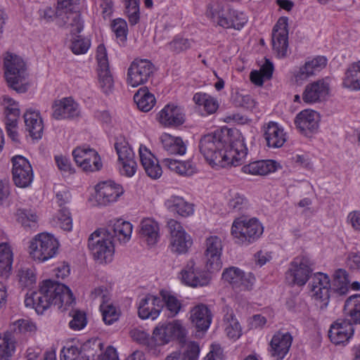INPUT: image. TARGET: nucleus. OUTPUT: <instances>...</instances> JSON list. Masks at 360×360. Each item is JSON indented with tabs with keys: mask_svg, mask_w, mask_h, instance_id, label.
Masks as SVG:
<instances>
[{
	"mask_svg": "<svg viewBox=\"0 0 360 360\" xmlns=\"http://www.w3.org/2000/svg\"><path fill=\"white\" fill-rule=\"evenodd\" d=\"M345 319L352 324H360V295L356 294L348 297L343 309Z\"/></svg>",
	"mask_w": 360,
	"mask_h": 360,
	"instance_id": "nucleus-37",
	"label": "nucleus"
},
{
	"mask_svg": "<svg viewBox=\"0 0 360 360\" xmlns=\"http://www.w3.org/2000/svg\"><path fill=\"white\" fill-rule=\"evenodd\" d=\"M111 26L117 39L124 43L127 40L128 31L127 22L122 18H117L112 21Z\"/></svg>",
	"mask_w": 360,
	"mask_h": 360,
	"instance_id": "nucleus-61",
	"label": "nucleus"
},
{
	"mask_svg": "<svg viewBox=\"0 0 360 360\" xmlns=\"http://www.w3.org/2000/svg\"><path fill=\"white\" fill-rule=\"evenodd\" d=\"M123 1L129 22L131 26H134L136 25L140 20V0H123Z\"/></svg>",
	"mask_w": 360,
	"mask_h": 360,
	"instance_id": "nucleus-51",
	"label": "nucleus"
},
{
	"mask_svg": "<svg viewBox=\"0 0 360 360\" xmlns=\"http://www.w3.org/2000/svg\"><path fill=\"white\" fill-rule=\"evenodd\" d=\"M138 314L141 319L150 318L153 320L158 316V311L154 310V306H152L147 295L139 304Z\"/></svg>",
	"mask_w": 360,
	"mask_h": 360,
	"instance_id": "nucleus-53",
	"label": "nucleus"
},
{
	"mask_svg": "<svg viewBox=\"0 0 360 360\" xmlns=\"http://www.w3.org/2000/svg\"><path fill=\"white\" fill-rule=\"evenodd\" d=\"M186 329L179 321L159 324L153 330V340L155 345H164L176 339L179 343H186Z\"/></svg>",
	"mask_w": 360,
	"mask_h": 360,
	"instance_id": "nucleus-8",
	"label": "nucleus"
},
{
	"mask_svg": "<svg viewBox=\"0 0 360 360\" xmlns=\"http://www.w3.org/2000/svg\"><path fill=\"white\" fill-rule=\"evenodd\" d=\"M13 252L6 243H0V275L7 278L12 269Z\"/></svg>",
	"mask_w": 360,
	"mask_h": 360,
	"instance_id": "nucleus-42",
	"label": "nucleus"
},
{
	"mask_svg": "<svg viewBox=\"0 0 360 360\" xmlns=\"http://www.w3.org/2000/svg\"><path fill=\"white\" fill-rule=\"evenodd\" d=\"M288 18L281 17L272 30L273 50L280 58H285L288 55Z\"/></svg>",
	"mask_w": 360,
	"mask_h": 360,
	"instance_id": "nucleus-13",
	"label": "nucleus"
},
{
	"mask_svg": "<svg viewBox=\"0 0 360 360\" xmlns=\"http://www.w3.org/2000/svg\"><path fill=\"white\" fill-rule=\"evenodd\" d=\"M12 330L15 333H33L36 330V326L29 320L20 319L13 323Z\"/></svg>",
	"mask_w": 360,
	"mask_h": 360,
	"instance_id": "nucleus-62",
	"label": "nucleus"
},
{
	"mask_svg": "<svg viewBox=\"0 0 360 360\" xmlns=\"http://www.w3.org/2000/svg\"><path fill=\"white\" fill-rule=\"evenodd\" d=\"M88 247L95 260L99 263H109L112 260L114 245L104 230L98 229L88 239Z\"/></svg>",
	"mask_w": 360,
	"mask_h": 360,
	"instance_id": "nucleus-6",
	"label": "nucleus"
},
{
	"mask_svg": "<svg viewBox=\"0 0 360 360\" xmlns=\"http://www.w3.org/2000/svg\"><path fill=\"white\" fill-rule=\"evenodd\" d=\"M199 150L210 164L222 167L242 164L248 154V148L243 140L231 141L228 131L216 130L201 137Z\"/></svg>",
	"mask_w": 360,
	"mask_h": 360,
	"instance_id": "nucleus-1",
	"label": "nucleus"
},
{
	"mask_svg": "<svg viewBox=\"0 0 360 360\" xmlns=\"http://www.w3.org/2000/svg\"><path fill=\"white\" fill-rule=\"evenodd\" d=\"M181 282L190 287L197 288L207 285L211 277L207 272L197 267L193 259L189 260L180 272Z\"/></svg>",
	"mask_w": 360,
	"mask_h": 360,
	"instance_id": "nucleus-15",
	"label": "nucleus"
},
{
	"mask_svg": "<svg viewBox=\"0 0 360 360\" xmlns=\"http://www.w3.org/2000/svg\"><path fill=\"white\" fill-rule=\"evenodd\" d=\"M100 310L102 314L103 320L106 325H112L117 321L120 317V311L112 304L101 303Z\"/></svg>",
	"mask_w": 360,
	"mask_h": 360,
	"instance_id": "nucleus-55",
	"label": "nucleus"
},
{
	"mask_svg": "<svg viewBox=\"0 0 360 360\" xmlns=\"http://www.w3.org/2000/svg\"><path fill=\"white\" fill-rule=\"evenodd\" d=\"M264 128V137L268 147L276 148L283 146L286 141V134L278 123L269 122Z\"/></svg>",
	"mask_w": 360,
	"mask_h": 360,
	"instance_id": "nucleus-28",
	"label": "nucleus"
},
{
	"mask_svg": "<svg viewBox=\"0 0 360 360\" xmlns=\"http://www.w3.org/2000/svg\"><path fill=\"white\" fill-rule=\"evenodd\" d=\"M80 0H58V7L64 11L65 18L69 20L73 34L80 33L83 28V21L78 11Z\"/></svg>",
	"mask_w": 360,
	"mask_h": 360,
	"instance_id": "nucleus-20",
	"label": "nucleus"
},
{
	"mask_svg": "<svg viewBox=\"0 0 360 360\" xmlns=\"http://www.w3.org/2000/svg\"><path fill=\"white\" fill-rule=\"evenodd\" d=\"M277 169V162L272 160H257L252 162L242 167L245 174L252 175L264 176L274 172Z\"/></svg>",
	"mask_w": 360,
	"mask_h": 360,
	"instance_id": "nucleus-33",
	"label": "nucleus"
},
{
	"mask_svg": "<svg viewBox=\"0 0 360 360\" xmlns=\"http://www.w3.org/2000/svg\"><path fill=\"white\" fill-rule=\"evenodd\" d=\"M160 141L163 150L169 155H182L186 151V146L181 137L164 134L161 136Z\"/></svg>",
	"mask_w": 360,
	"mask_h": 360,
	"instance_id": "nucleus-36",
	"label": "nucleus"
},
{
	"mask_svg": "<svg viewBox=\"0 0 360 360\" xmlns=\"http://www.w3.org/2000/svg\"><path fill=\"white\" fill-rule=\"evenodd\" d=\"M18 276L22 287L27 288L36 283V272L33 266H22L18 270Z\"/></svg>",
	"mask_w": 360,
	"mask_h": 360,
	"instance_id": "nucleus-52",
	"label": "nucleus"
},
{
	"mask_svg": "<svg viewBox=\"0 0 360 360\" xmlns=\"http://www.w3.org/2000/svg\"><path fill=\"white\" fill-rule=\"evenodd\" d=\"M52 108V116L56 120L72 119L79 115V105L70 97L56 101Z\"/></svg>",
	"mask_w": 360,
	"mask_h": 360,
	"instance_id": "nucleus-22",
	"label": "nucleus"
},
{
	"mask_svg": "<svg viewBox=\"0 0 360 360\" xmlns=\"http://www.w3.org/2000/svg\"><path fill=\"white\" fill-rule=\"evenodd\" d=\"M159 231L158 223L150 218L143 219L140 224V237L146 240L148 245H153L158 243L160 238Z\"/></svg>",
	"mask_w": 360,
	"mask_h": 360,
	"instance_id": "nucleus-31",
	"label": "nucleus"
},
{
	"mask_svg": "<svg viewBox=\"0 0 360 360\" xmlns=\"http://www.w3.org/2000/svg\"><path fill=\"white\" fill-rule=\"evenodd\" d=\"M349 283L347 272L345 269H339L335 272L332 284H330V290L339 295H345L349 291Z\"/></svg>",
	"mask_w": 360,
	"mask_h": 360,
	"instance_id": "nucleus-43",
	"label": "nucleus"
},
{
	"mask_svg": "<svg viewBox=\"0 0 360 360\" xmlns=\"http://www.w3.org/2000/svg\"><path fill=\"white\" fill-rule=\"evenodd\" d=\"M292 337L289 333H276L270 342V353L276 360H282L289 352Z\"/></svg>",
	"mask_w": 360,
	"mask_h": 360,
	"instance_id": "nucleus-25",
	"label": "nucleus"
},
{
	"mask_svg": "<svg viewBox=\"0 0 360 360\" xmlns=\"http://www.w3.org/2000/svg\"><path fill=\"white\" fill-rule=\"evenodd\" d=\"M96 200L101 205L106 206L116 202L124 193V189L120 184L112 181L99 183L96 186Z\"/></svg>",
	"mask_w": 360,
	"mask_h": 360,
	"instance_id": "nucleus-19",
	"label": "nucleus"
},
{
	"mask_svg": "<svg viewBox=\"0 0 360 360\" xmlns=\"http://www.w3.org/2000/svg\"><path fill=\"white\" fill-rule=\"evenodd\" d=\"M64 360H89V356L77 347L71 346L66 351L63 350Z\"/></svg>",
	"mask_w": 360,
	"mask_h": 360,
	"instance_id": "nucleus-63",
	"label": "nucleus"
},
{
	"mask_svg": "<svg viewBox=\"0 0 360 360\" xmlns=\"http://www.w3.org/2000/svg\"><path fill=\"white\" fill-rule=\"evenodd\" d=\"M17 220L27 230L35 229L37 226V216L30 210L18 209Z\"/></svg>",
	"mask_w": 360,
	"mask_h": 360,
	"instance_id": "nucleus-49",
	"label": "nucleus"
},
{
	"mask_svg": "<svg viewBox=\"0 0 360 360\" xmlns=\"http://www.w3.org/2000/svg\"><path fill=\"white\" fill-rule=\"evenodd\" d=\"M24 121L26 130L29 131L30 135L33 139H41L43 134V122L38 111L28 109L25 112Z\"/></svg>",
	"mask_w": 360,
	"mask_h": 360,
	"instance_id": "nucleus-30",
	"label": "nucleus"
},
{
	"mask_svg": "<svg viewBox=\"0 0 360 360\" xmlns=\"http://www.w3.org/2000/svg\"><path fill=\"white\" fill-rule=\"evenodd\" d=\"M165 205L170 212L184 217H189L194 212L193 204L186 201L182 197L171 196Z\"/></svg>",
	"mask_w": 360,
	"mask_h": 360,
	"instance_id": "nucleus-32",
	"label": "nucleus"
},
{
	"mask_svg": "<svg viewBox=\"0 0 360 360\" xmlns=\"http://www.w3.org/2000/svg\"><path fill=\"white\" fill-rule=\"evenodd\" d=\"M139 156L147 175L152 179H158L162 174V169L153 154L146 147L141 146Z\"/></svg>",
	"mask_w": 360,
	"mask_h": 360,
	"instance_id": "nucleus-29",
	"label": "nucleus"
},
{
	"mask_svg": "<svg viewBox=\"0 0 360 360\" xmlns=\"http://www.w3.org/2000/svg\"><path fill=\"white\" fill-rule=\"evenodd\" d=\"M138 108L143 112L150 111L156 103L155 98L147 87H142L134 96Z\"/></svg>",
	"mask_w": 360,
	"mask_h": 360,
	"instance_id": "nucleus-41",
	"label": "nucleus"
},
{
	"mask_svg": "<svg viewBox=\"0 0 360 360\" xmlns=\"http://www.w3.org/2000/svg\"><path fill=\"white\" fill-rule=\"evenodd\" d=\"M190 320L198 331L205 332L210 326L212 314L205 304H198L190 310Z\"/></svg>",
	"mask_w": 360,
	"mask_h": 360,
	"instance_id": "nucleus-24",
	"label": "nucleus"
},
{
	"mask_svg": "<svg viewBox=\"0 0 360 360\" xmlns=\"http://www.w3.org/2000/svg\"><path fill=\"white\" fill-rule=\"evenodd\" d=\"M132 228L130 222L119 219L110 221L104 232L112 240L117 238L120 243H126L131 238Z\"/></svg>",
	"mask_w": 360,
	"mask_h": 360,
	"instance_id": "nucleus-26",
	"label": "nucleus"
},
{
	"mask_svg": "<svg viewBox=\"0 0 360 360\" xmlns=\"http://www.w3.org/2000/svg\"><path fill=\"white\" fill-rule=\"evenodd\" d=\"M327 64V58L324 56H319L311 60H308L305 64L300 67L295 74L297 80H304L313 75L316 72H319Z\"/></svg>",
	"mask_w": 360,
	"mask_h": 360,
	"instance_id": "nucleus-35",
	"label": "nucleus"
},
{
	"mask_svg": "<svg viewBox=\"0 0 360 360\" xmlns=\"http://www.w3.org/2000/svg\"><path fill=\"white\" fill-rule=\"evenodd\" d=\"M15 338L12 331H6L0 336V360H10L15 351Z\"/></svg>",
	"mask_w": 360,
	"mask_h": 360,
	"instance_id": "nucleus-44",
	"label": "nucleus"
},
{
	"mask_svg": "<svg viewBox=\"0 0 360 360\" xmlns=\"http://www.w3.org/2000/svg\"><path fill=\"white\" fill-rule=\"evenodd\" d=\"M199 344L191 341L185 345L184 352H174L168 355L165 360H198L200 354Z\"/></svg>",
	"mask_w": 360,
	"mask_h": 360,
	"instance_id": "nucleus-38",
	"label": "nucleus"
},
{
	"mask_svg": "<svg viewBox=\"0 0 360 360\" xmlns=\"http://www.w3.org/2000/svg\"><path fill=\"white\" fill-rule=\"evenodd\" d=\"M56 217V223L60 229L66 231H70L72 230V219L70 210L68 207H63L59 209Z\"/></svg>",
	"mask_w": 360,
	"mask_h": 360,
	"instance_id": "nucleus-60",
	"label": "nucleus"
},
{
	"mask_svg": "<svg viewBox=\"0 0 360 360\" xmlns=\"http://www.w3.org/2000/svg\"><path fill=\"white\" fill-rule=\"evenodd\" d=\"M330 92L329 79H318L306 85L302 94V100L311 104L325 101Z\"/></svg>",
	"mask_w": 360,
	"mask_h": 360,
	"instance_id": "nucleus-18",
	"label": "nucleus"
},
{
	"mask_svg": "<svg viewBox=\"0 0 360 360\" xmlns=\"http://www.w3.org/2000/svg\"><path fill=\"white\" fill-rule=\"evenodd\" d=\"M295 124L302 134L309 136L319 128V115L314 110H302L297 115Z\"/></svg>",
	"mask_w": 360,
	"mask_h": 360,
	"instance_id": "nucleus-23",
	"label": "nucleus"
},
{
	"mask_svg": "<svg viewBox=\"0 0 360 360\" xmlns=\"http://www.w3.org/2000/svg\"><path fill=\"white\" fill-rule=\"evenodd\" d=\"M264 228L256 218L248 220L237 218L231 226V235L238 244L249 245L255 242L262 235Z\"/></svg>",
	"mask_w": 360,
	"mask_h": 360,
	"instance_id": "nucleus-4",
	"label": "nucleus"
},
{
	"mask_svg": "<svg viewBox=\"0 0 360 360\" xmlns=\"http://www.w3.org/2000/svg\"><path fill=\"white\" fill-rule=\"evenodd\" d=\"M309 286L312 297L320 302V309L325 310L330 300V281L328 276L321 272L314 274Z\"/></svg>",
	"mask_w": 360,
	"mask_h": 360,
	"instance_id": "nucleus-11",
	"label": "nucleus"
},
{
	"mask_svg": "<svg viewBox=\"0 0 360 360\" xmlns=\"http://www.w3.org/2000/svg\"><path fill=\"white\" fill-rule=\"evenodd\" d=\"M347 319H338L330 328L328 336L335 345H344L352 337L354 329Z\"/></svg>",
	"mask_w": 360,
	"mask_h": 360,
	"instance_id": "nucleus-21",
	"label": "nucleus"
},
{
	"mask_svg": "<svg viewBox=\"0 0 360 360\" xmlns=\"http://www.w3.org/2000/svg\"><path fill=\"white\" fill-rule=\"evenodd\" d=\"M167 226L171 235V251L179 255L187 252L193 243L191 236L186 233L181 224L174 219L169 220Z\"/></svg>",
	"mask_w": 360,
	"mask_h": 360,
	"instance_id": "nucleus-12",
	"label": "nucleus"
},
{
	"mask_svg": "<svg viewBox=\"0 0 360 360\" xmlns=\"http://www.w3.org/2000/svg\"><path fill=\"white\" fill-rule=\"evenodd\" d=\"M162 164L170 170L181 175L190 176L196 171L195 165L192 161H179L172 158H165Z\"/></svg>",
	"mask_w": 360,
	"mask_h": 360,
	"instance_id": "nucleus-39",
	"label": "nucleus"
},
{
	"mask_svg": "<svg viewBox=\"0 0 360 360\" xmlns=\"http://www.w3.org/2000/svg\"><path fill=\"white\" fill-rule=\"evenodd\" d=\"M72 320L69 323V326L72 330H79L84 328L86 323L87 319L86 314L80 310H72L70 312Z\"/></svg>",
	"mask_w": 360,
	"mask_h": 360,
	"instance_id": "nucleus-59",
	"label": "nucleus"
},
{
	"mask_svg": "<svg viewBox=\"0 0 360 360\" xmlns=\"http://www.w3.org/2000/svg\"><path fill=\"white\" fill-rule=\"evenodd\" d=\"M205 245V256L207 271H219L222 266L221 256L223 245L221 238L217 236H211L206 239Z\"/></svg>",
	"mask_w": 360,
	"mask_h": 360,
	"instance_id": "nucleus-17",
	"label": "nucleus"
},
{
	"mask_svg": "<svg viewBox=\"0 0 360 360\" xmlns=\"http://www.w3.org/2000/svg\"><path fill=\"white\" fill-rule=\"evenodd\" d=\"M229 15L230 17V22L225 20H223L221 22L224 28H234L235 30H240L248 22V18L243 12L229 9Z\"/></svg>",
	"mask_w": 360,
	"mask_h": 360,
	"instance_id": "nucleus-48",
	"label": "nucleus"
},
{
	"mask_svg": "<svg viewBox=\"0 0 360 360\" xmlns=\"http://www.w3.org/2000/svg\"><path fill=\"white\" fill-rule=\"evenodd\" d=\"M193 100L195 104L203 106L205 111L208 115L214 113L219 107L217 101L205 93H196L193 96Z\"/></svg>",
	"mask_w": 360,
	"mask_h": 360,
	"instance_id": "nucleus-46",
	"label": "nucleus"
},
{
	"mask_svg": "<svg viewBox=\"0 0 360 360\" xmlns=\"http://www.w3.org/2000/svg\"><path fill=\"white\" fill-rule=\"evenodd\" d=\"M115 148L118 155L119 161L134 158V153L130 148L129 143L121 135L115 138Z\"/></svg>",
	"mask_w": 360,
	"mask_h": 360,
	"instance_id": "nucleus-50",
	"label": "nucleus"
},
{
	"mask_svg": "<svg viewBox=\"0 0 360 360\" xmlns=\"http://www.w3.org/2000/svg\"><path fill=\"white\" fill-rule=\"evenodd\" d=\"M248 200L241 194L236 193L228 202V207L232 213L242 214L248 208Z\"/></svg>",
	"mask_w": 360,
	"mask_h": 360,
	"instance_id": "nucleus-54",
	"label": "nucleus"
},
{
	"mask_svg": "<svg viewBox=\"0 0 360 360\" xmlns=\"http://www.w3.org/2000/svg\"><path fill=\"white\" fill-rule=\"evenodd\" d=\"M159 122L165 126H180L185 122L183 110L173 104H167L158 114Z\"/></svg>",
	"mask_w": 360,
	"mask_h": 360,
	"instance_id": "nucleus-27",
	"label": "nucleus"
},
{
	"mask_svg": "<svg viewBox=\"0 0 360 360\" xmlns=\"http://www.w3.org/2000/svg\"><path fill=\"white\" fill-rule=\"evenodd\" d=\"M11 162L14 184L19 188L30 186L34 179V173L30 162L22 155H15L11 158Z\"/></svg>",
	"mask_w": 360,
	"mask_h": 360,
	"instance_id": "nucleus-10",
	"label": "nucleus"
},
{
	"mask_svg": "<svg viewBox=\"0 0 360 360\" xmlns=\"http://www.w3.org/2000/svg\"><path fill=\"white\" fill-rule=\"evenodd\" d=\"M130 335L134 340L140 344L147 345L148 347L152 346L153 345V337L149 338L148 334L143 330L139 329H133L131 330Z\"/></svg>",
	"mask_w": 360,
	"mask_h": 360,
	"instance_id": "nucleus-64",
	"label": "nucleus"
},
{
	"mask_svg": "<svg viewBox=\"0 0 360 360\" xmlns=\"http://www.w3.org/2000/svg\"><path fill=\"white\" fill-rule=\"evenodd\" d=\"M312 262L304 255H300L293 259L285 272V280L290 285H304L312 276Z\"/></svg>",
	"mask_w": 360,
	"mask_h": 360,
	"instance_id": "nucleus-7",
	"label": "nucleus"
},
{
	"mask_svg": "<svg viewBox=\"0 0 360 360\" xmlns=\"http://www.w3.org/2000/svg\"><path fill=\"white\" fill-rule=\"evenodd\" d=\"M72 35H75V37L72 39L71 43V50L75 54H84L87 52L91 46V41L88 38L82 37L80 35H77V34H73L71 32Z\"/></svg>",
	"mask_w": 360,
	"mask_h": 360,
	"instance_id": "nucleus-56",
	"label": "nucleus"
},
{
	"mask_svg": "<svg viewBox=\"0 0 360 360\" xmlns=\"http://www.w3.org/2000/svg\"><path fill=\"white\" fill-rule=\"evenodd\" d=\"M75 297L70 289L65 285L51 280L44 281L38 291L26 295L25 304L35 309L37 314H43L53 304L58 309L70 306Z\"/></svg>",
	"mask_w": 360,
	"mask_h": 360,
	"instance_id": "nucleus-2",
	"label": "nucleus"
},
{
	"mask_svg": "<svg viewBox=\"0 0 360 360\" xmlns=\"http://www.w3.org/2000/svg\"><path fill=\"white\" fill-rule=\"evenodd\" d=\"M342 86L352 90L360 89V60L348 67L343 77Z\"/></svg>",
	"mask_w": 360,
	"mask_h": 360,
	"instance_id": "nucleus-40",
	"label": "nucleus"
},
{
	"mask_svg": "<svg viewBox=\"0 0 360 360\" xmlns=\"http://www.w3.org/2000/svg\"><path fill=\"white\" fill-rule=\"evenodd\" d=\"M98 79L103 93L109 94L113 87V79L110 72L109 68H98Z\"/></svg>",
	"mask_w": 360,
	"mask_h": 360,
	"instance_id": "nucleus-58",
	"label": "nucleus"
},
{
	"mask_svg": "<svg viewBox=\"0 0 360 360\" xmlns=\"http://www.w3.org/2000/svg\"><path fill=\"white\" fill-rule=\"evenodd\" d=\"M59 243L50 233H41L37 235L30 245V254L32 258L44 262L55 257L58 252Z\"/></svg>",
	"mask_w": 360,
	"mask_h": 360,
	"instance_id": "nucleus-5",
	"label": "nucleus"
},
{
	"mask_svg": "<svg viewBox=\"0 0 360 360\" xmlns=\"http://www.w3.org/2000/svg\"><path fill=\"white\" fill-rule=\"evenodd\" d=\"M160 295L164 300L165 307L167 311V315L169 317L176 316L182 307L181 301L167 290H160Z\"/></svg>",
	"mask_w": 360,
	"mask_h": 360,
	"instance_id": "nucleus-45",
	"label": "nucleus"
},
{
	"mask_svg": "<svg viewBox=\"0 0 360 360\" xmlns=\"http://www.w3.org/2000/svg\"><path fill=\"white\" fill-rule=\"evenodd\" d=\"M72 155L77 165L85 172L98 171L103 167L98 153L89 147H77L73 150Z\"/></svg>",
	"mask_w": 360,
	"mask_h": 360,
	"instance_id": "nucleus-14",
	"label": "nucleus"
},
{
	"mask_svg": "<svg viewBox=\"0 0 360 360\" xmlns=\"http://www.w3.org/2000/svg\"><path fill=\"white\" fill-rule=\"evenodd\" d=\"M222 278L228 282L236 291L249 290L255 281L252 273L245 274L238 267L231 266L226 269L222 274Z\"/></svg>",
	"mask_w": 360,
	"mask_h": 360,
	"instance_id": "nucleus-16",
	"label": "nucleus"
},
{
	"mask_svg": "<svg viewBox=\"0 0 360 360\" xmlns=\"http://www.w3.org/2000/svg\"><path fill=\"white\" fill-rule=\"evenodd\" d=\"M155 70L153 64L147 59H134L127 70V83L136 87L146 83Z\"/></svg>",
	"mask_w": 360,
	"mask_h": 360,
	"instance_id": "nucleus-9",
	"label": "nucleus"
},
{
	"mask_svg": "<svg viewBox=\"0 0 360 360\" xmlns=\"http://www.w3.org/2000/svg\"><path fill=\"white\" fill-rule=\"evenodd\" d=\"M4 75L8 86L19 94L25 93L29 87L27 66L23 59L7 52L4 58Z\"/></svg>",
	"mask_w": 360,
	"mask_h": 360,
	"instance_id": "nucleus-3",
	"label": "nucleus"
},
{
	"mask_svg": "<svg viewBox=\"0 0 360 360\" xmlns=\"http://www.w3.org/2000/svg\"><path fill=\"white\" fill-rule=\"evenodd\" d=\"M225 332L227 336L233 340L238 339L242 335V329L235 316L230 314L226 318Z\"/></svg>",
	"mask_w": 360,
	"mask_h": 360,
	"instance_id": "nucleus-57",
	"label": "nucleus"
},
{
	"mask_svg": "<svg viewBox=\"0 0 360 360\" xmlns=\"http://www.w3.org/2000/svg\"><path fill=\"white\" fill-rule=\"evenodd\" d=\"M193 43V39L177 34L166 44V46L174 54H179L190 49Z\"/></svg>",
	"mask_w": 360,
	"mask_h": 360,
	"instance_id": "nucleus-47",
	"label": "nucleus"
},
{
	"mask_svg": "<svg viewBox=\"0 0 360 360\" xmlns=\"http://www.w3.org/2000/svg\"><path fill=\"white\" fill-rule=\"evenodd\" d=\"M39 20L45 23H49L56 20V23L59 27H63L69 25V20L65 17L64 11L52 8L51 6H44L38 11Z\"/></svg>",
	"mask_w": 360,
	"mask_h": 360,
	"instance_id": "nucleus-34",
	"label": "nucleus"
}]
</instances>
